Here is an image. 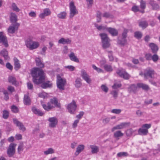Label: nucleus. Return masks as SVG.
Segmentation results:
<instances>
[{"label": "nucleus", "mask_w": 160, "mask_h": 160, "mask_svg": "<svg viewBox=\"0 0 160 160\" xmlns=\"http://www.w3.org/2000/svg\"><path fill=\"white\" fill-rule=\"evenodd\" d=\"M31 74L33 77V82L38 84L44 82L45 77L43 71L38 68H33L32 70Z\"/></svg>", "instance_id": "f257e3e1"}, {"label": "nucleus", "mask_w": 160, "mask_h": 160, "mask_svg": "<svg viewBox=\"0 0 160 160\" xmlns=\"http://www.w3.org/2000/svg\"><path fill=\"white\" fill-rule=\"evenodd\" d=\"M17 144L12 143L10 144L7 151V153L9 157H12L16 152V147Z\"/></svg>", "instance_id": "f03ea898"}, {"label": "nucleus", "mask_w": 160, "mask_h": 160, "mask_svg": "<svg viewBox=\"0 0 160 160\" xmlns=\"http://www.w3.org/2000/svg\"><path fill=\"white\" fill-rule=\"evenodd\" d=\"M151 125L150 124H145L142 125V128L138 130V134L141 135H146L148 133V129L150 128Z\"/></svg>", "instance_id": "7ed1b4c3"}, {"label": "nucleus", "mask_w": 160, "mask_h": 160, "mask_svg": "<svg viewBox=\"0 0 160 160\" xmlns=\"http://www.w3.org/2000/svg\"><path fill=\"white\" fill-rule=\"evenodd\" d=\"M69 8L70 11L69 18H72L74 15L78 14V12L73 1H71L70 3Z\"/></svg>", "instance_id": "20e7f679"}, {"label": "nucleus", "mask_w": 160, "mask_h": 160, "mask_svg": "<svg viewBox=\"0 0 160 160\" xmlns=\"http://www.w3.org/2000/svg\"><path fill=\"white\" fill-rule=\"evenodd\" d=\"M66 82L64 79L62 78L60 76H57V87L60 90H64V87Z\"/></svg>", "instance_id": "39448f33"}, {"label": "nucleus", "mask_w": 160, "mask_h": 160, "mask_svg": "<svg viewBox=\"0 0 160 160\" xmlns=\"http://www.w3.org/2000/svg\"><path fill=\"white\" fill-rule=\"evenodd\" d=\"M77 105L75 101H73L72 102L68 104L67 109L68 112L71 114H75V111L76 109Z\"/></svg>", "instance_id": "423d86ee"}, {"label": "nucleus", "mask_w": 160, "mask_h": 160, "mask_svg": "<svg viewBox=\"0 0 160 160\" xmlns=\"http://www.w3.org/2000/svg\"><path fill=\"white\" fill-rule=\"evenodd\" d=\"M129 122H124L121 123L114 127L112 129V132H113L115 130L118 129H121L126 128L130 125Z\"/></svg>", "instance_id": "0eeeda50"}, {"label": "nucleus", "mask_w": 160, "mask_h": 160, "mask_svg": "<svg viewBox=\"0 0 160 160\" xmlns=\"http://www.w3.org/2000/svg\"><path fill=\"white\" fill-rule=\"evenodd\" d=\"M116 73L121 77L122 78L125 79H128L129 78L130 76L123 69H118L116 72Z\"/></svg>", "instance_id": "6e6552de"}, {"label": "nucleus", "mask_w": 160, "mask_h": 160, "mask_svg": "<svg viewBox=\"0 0 160 160\" xmlns=\"http://www.w3.org/2000/svg\"><path fill=\"white\" fill-rule=\"evenodd\" d=\"M26 45L30 50H33L37 48L39 46V43L37 42L30 41L26 43Z\"/></svg>", "instance_id": "1a4fd4ad"}, {"label": "nucleus", "mask_w": 160, "mask_h": 160, "mask_svg": "<svg viewBox=\"0 0 160 160\" xmlns=\"http://www.w3.org/2000/svg\"><path fill=\"white\" fill-rule=\"evenodd\" d=\"M155 72L154 70L152 69L148 68L145 70L143 75L144 78L147 79L148 77L152 78H153V76Z\"/></svg>", "instance_id": "9d476101"}, {"label": "nucleus", "mask_w": 160, "mask_h": 160, "mask_svg": "<svg viewBox=\"0 0 160 160\" xmlns=\"http://www.w3.org/2000/svg\"><path fill=\"white\" fill-rule=\"evenodd\" d=\"M49 126L51 128H55L58 123V120L56 117L50 118L48 119Z\"/></svg>", "instance_id": "9b49d317"}, {"label": "nucleus", "mask_w": 160, "mask_h": 160, "mask_svg": "<svg viewBox=\"0 0 160 160\" xmlns=\"http://www.w3.org/2000/svg\"><path fill=\"white\" fill-rule=\"evenodd\" d=\"M81 76L82 78L88 84H90L92 80L89 75L87 73L86 71L83 69L81 71Z\"/></svg>", "instance_id": "f8f14e48"}, {"label": "nucleus", "mask_w": 160, "mask_h": 160, "mask_svg": "<svg viewBox=\"0 0 160 160\" xmlns=\"http://www.w3.org/2000/svg\"><path fill=\"white\" fill-rule=\"evenodd\" d=\"M19 25L20 24L18 23L12 24V25L10 26L9 27L8 29V32L11 34L14 33L18 29Z\"/></svg>", "instance_id": "ddd939ff"}, {"label": "nucleus", "mask_w": 160, "mask_h": 160, "mask_svg": "<svg viewBox=\"0 0 160 160\" xmlns=\"http://www.w3.org/2000/svg\"><path fill=\"white\" fill-rule=\"evenodd\" d=\"M2 43L5 47L8 46L6 37L4 35L3 32H0V43Z\"/></svg>", "instance_id": "4468645a"}, {"label": "nucleus", "mask_w": 160, "mask_h": 160, "mask_svg": "<svg viewBox=\"0 0 160 160\" xmlns=\"http://www.w3.org/2000/svg\"><path fill=\"white\" fill-rule=\"evenodd\" d=\"M13 121L14 124H16L17 126L19 127L20 130H22L23 132L26 130V128L22 122H19L15 118H13Z\"/></svg>", "instance_id": "2eb2a0df"}, {"label": "nucleus", "mask_w": 160, "mask_h": 160, "mask_svg": "<svg viewBox=\"0 0 160 160\" xmlns=\"http://www.w3.org/2000/svg\"><path fill=\"white\" fill-rule=\"evenodd\" d=\"M138 87L137 86V84H132L130 85L128 88V91L129 92H133L135 93L138 91Z\"/></svg>", "instance_id": "dca6fc26"}, {"label": "nucleus", "mask_w": 160, "mask_h": 160, "mask_svg": "<svg viewBox=\"0 0 160 160\" xmlns=\"http://www.w3.org/2000/svg\"><path fill=\"white\" fill-rule=\"evenodd\" d=\"M10 20L11 22L12 23H14L15 24L16 23H17V22L18 21L17 16L14 13H11Z\"/></svg>", "instance_id": "f3484780"}, {"label": "nucleus", "mask_w": 160, "mask_h": 160, "mask_svg": "<svg viewBox=\"0 0 160 160\" xmlns=\"http://www.w3.org/2000/svg\"><path fill=\"white\" fill-rule=\"evenodd\" d=\"M71 40L69 38L65 39L64 38H61L58 41V43L63 44H71Z\"/></svg>", "instance_id": "a211bd4d"}, {"label": "nucleus", "mask_w": 160, "mask_h": 160, "mask_svg": "<svg viewBox=\"0 0 160 160\" xmlns=\"http://www.w3.org/2000/svg\"><path fill=\"white\" fill-rule=\"evenodd\" d=\"M150 47L152 53H156L158 50V46L153 43H150L149 45Z\"/></svg>", "instance_id": "6ab92c4d"}, {"label": "nucleus", "mask_w": 160, "mask_h": 160, "mask_svg": "<svg viewBox=\"0 0 160 160\" xmlns=\"http://www.w3.org/2000/svg\"><path fill=\"white\" fill-rule=\"evenodd\" d=\"M41 103L43 108L47 111H49L54 108V107L49 102L47 103V105L44 104L42 102H41Z\"/></svg>", "instance_id": "aec40b11"}, {"label": "nucleus", "mask_w": 160, "mask_h": 160, "mask_svg": "<svg viewBox=\"0 0 160 160\" xmlns=\"http://www.w3.org/2000/svg\"><path fill=\"white\" fill-rule=\"evenodd\" d=\"M107 30L113 36H116L118 35V32L115 28H107Z\"/></svg>", "instance_id": "412c9836"}, {"label": "nucleus", "mask_w": 160, "mask_h": 160, "mask_svg": "<svg viewBox=\"0 0 160 160\" xmlns=\"http://www.w3.org/2000/svg\"><path fill=\"white\" fill-rule=\"evenodd\" d=\"M138 25L142 29H144L148 26V23L146 21L140 20L138 21Z\"/></svg>", "instance_id": "4be33fe9"}, {"label": "nucleus", "mask_w": 160, "mask_h": 160, "mask_svg": "<svg viewBox=\"0 0 160 160\" xmlns=\"http://www.w3.org/2000/svg\"><path fill=\"white\" fill-rule=\"evenodd\" d=\"M0 55L3 56L6 60H9V58L8 56V51L5 49H3L0 52Z\"/></svg>", "instance_id": "5701e85b"}, {"label": "nucleus", "mask_w": 160, "mask_h": 160, "mask_svg": "<svg viewBox=\"0 0 160 160\" xmlns=\"http://www.w3.org/2000/svg\"><path fill=\"white\" fill-rule=\"evenodd\" d=\"M32 110L34 113L39 116H42L44 114V113L42 112L41 110L37 109L35 107H33L32 108Z\"/></svg>", "instance_id": "b1692460"}, {"label": "nucleus", "mask_w": 160, "mask_h": 160, "mask_svg": "<svg viewBox=\"0 0 160 160\" xmlns=\"http://www.w3.org/2000/svg\"><path fill=\"white\" fill-rule=\"evenodd\" d=\"M85 146L83 145H79L76 148V151L75 153L76 156H78L84 148Z\"/></svg>", "instance_id": "393cba45"}, {"label": "nucleus", "mask_w": 160, "mask_h": 160, "mask_svg": "<svg viewBox=\"0 0 160 160\" xmlns=\"http://www.w3.org/2000/svg\"><path fill=\"white\" fill-rule=\"evenodd\" d=\"M137 86L138 88H142V89L146 91H148L150 89L148 85L142 83H138Z\"/></svg>", "instance_id": "a878e982"}, {"label": "nucleus", "mask_w": 160, "mask_h": 160, "mask_svg": "<svg viewBox=\"0 0 160 160\" xmlns=\"http://www.w3.org/2000/svg\"><path fill=\"white\" fill-rule=\"evenodd\" d=\"M70 60L72 61L78 62L79 60L78 58L75 55V54L73 52H71L68 55Z\"/></svg>", "instance_id": "bb28decb"}, {"label": "nucleus", "mask_w": 160, "mask_h": 160, "mask_svg": "<svg viewBox=\"0 0 160 160\" xmlns=\"http://www.w3.org/2000/svg\"><path fill=\"white\" fill-rule=\"evenodd\" d=\"M110 40L102 42V47L104 49L109 48L111 45Z\"/></svg>", "instance_id": "cd10ccee"}, {"label": "nucleus", "mask_w": 160, "mask_h": 160, "mask_svg": "<svg viewBox=\"0 0 160 160\" xmlns=\"http://www.w3.org/2000/svg\"><path fill=\"white\" fill-rule=\"evenodd\" d=\"M52 83L50 81H47L46 82L43 83L41 85V87L43 88H51L52 87Z\"/></svg>", "instance_id": "c85d7f7f"}, {"label": "nucleus", "mask_w": 160, "mask_h": 160, "mask_svg": "<svg viewBox=\"0 0 160 160\" xmlns=\"http://www.w3.org/2000/svg\"><path fill=\"white\" fill-rule=\"evenodd\" d=\"M99 36L101 37L102 42L110 40L106 33H101L99 34Z\"/></svg>", "instance_id": "c756f323"}, {"label": "nucleus", "mask_w": 160, "mask_h": 160, "mask_svg": "<svg viewBox=\"0 0 160 160\" xmlns=\"http://www.w3.org/2000/svg\"><path fill=\"white\" fill-rule=\"evenodd\" d=\"M8 80L9 82L12 83V85L15 86H18V83L15 77L12 76H10L8 78Z\"/></svg>", "instance_id": "7c9ffc66"}, {"label": "nucleus", "mask_w": 160, "mask_h": 160, "mask_svg": "<svg viewBox=\"0 0 160 160\" xmlns=\"http://www.w3.org/2000/svg\"><path fill=\"white\" fill-rule=\"evenodd\" d=\"M50 104H54L55 107H56L58 108H60V105L59 103L58 102V101L56 98H53L50 99Z\"/></svg>", "instance_id": "2f4dec72"}, {"label": "nucleus", "mask_w": 160, "mask_h": 160, "mask_svg": "<svg viewBox=\"0 0 160 160\" xmlns=\"http://www.w3.org/2000/svg\"><path fill=\"white\" fill-rule=\"evenodd\" d=\"M82 80L80 78H77L75 81V86L77 88L81 87L82 85Z\"/></svg>", "instance_id": "473e14b6"}, {"label": "nucleus", "mask_w": 160, "mask_h": 160, "mask_svg": "<svg viewBox=\"0 0 160 160\" xmlns=\"http://www.w3.org/2000/svg\"><path fill=\"white\" fill-rule=\"evenodd\" d=\"M24 103L26 105H29L31 104V100L30 98L27 95H25L23 100Z\"/></svg>", "instance_id": "72a5a7b5"}, {"label": "nucleus", "mask_w": 160, "mask_h": 160, "mask_svg": "<svg viewBox=\"0 0 160 160\" xmlns=\"http://www.w3.org/2000/svg\"><path fill=\"white\" fill-rule=\"evenodd\" d=\"M94 25L95 27L98 30L101 31L107 30V28L106 26H103L102 25H99L96 23H95Z\"/></svg>", "instance_id": "f704fd0d"}, {"label": "nucleus", "mask_w": 160, "mask_h": 160, "mask_svg": "<svg viewBox=\"0 0 160 160\" xmlns=\"http://www.w3.org/2000/svg\"><path fill=\"white\" fill-rule=\"evenodd\" d=\"M14 69L16 70H18L20 68V65L19 60L16 58H14Z\"/></svg>", "instance_id": "c9c22d12"}, {"label": "nucleus", "mask_w": 160, "mask_h": 160, "mask_svg": "<svg viewBox=\"0 0 160 160\" xmlns=\"http://www.w3.org/2000/svg\"><path fill=\"white\" fill-rule=\"evenodd\" d=\"M126 38L122 37L121 39H119V38H118V40L117 43L118 44L122 45H124L126 43L127 40Z\"/></svg>", "instance_id": "e433bc0d"}, {"label": "nucleus", "mask_w": 160, "mask_h": 160, "mask_svg": "<svg viewBox=\"0 0 160 160\" xmlns=\"http://www.w3.org/2000/svg\"><path fill=\"white\" fill-rule=\"evenodd\" d=\"M90 148L91 149V152L92 153H96L99 151V148L98 146L92 145L90 146Z\"/></svg>", "instance_id": "4c0bfd02"}, {"label": "nucleus", "mask_w": 160, "mask_h": 160, "mask_svg": "<svg viewBox=\"0 0 160 160\" xmlns=\"http://www.w3.org/2000/svg\"><path fill=\"white\" fill-rule=\"evenodd\" d=\"M67 13L66 12L63 11L60 12L57 15L58 18L60 19H65L66 18Z\"/></svg>", "instance_id": "58836bf2"}, {"label": "nucleus", "mask_w": 160, "mask_h": 160, "mask_svg": "<svg viewBox=\"0 0 160 160\" xmlns=\"http://www.w3.org/2000/svg\"><path fill=\"white\" fill-rule=\"evenodd\" d=\"M35 61L37 65L40 68H43L44 66V64L42 63L40 59L38 58L35 59Z\"/></svg>", "instance_id": "ea45409f"}, {"label": "nucleus", "mask_w": 160, "mask_h": 160, "mask_svg": "<svg viewBox=\"0 0 160 160\" xmlns=\"http://www.w3.org/2000/svg\"><path fill=\"white\" fill-rule=\"evenodd\" d=\"M24 150V144L22 142H20L18 145V154L21 153Z\"/></svg>", "instance_id": "a19ab883"}, {"label": "nucleus", "mask_w": 160, "mask_h": 160, "mask_svg": "<svg viewBox=\"0 0 160 160\" xmlns=\"http://www.w3.org/2000/svg\"><path fill=\"white\" fill-rule=\"evenodd\" d=\"M113 135L115 138L118 139L119 137L122 136L123 135V134L121 132V131L118 130L115 132Z\"/></svg>", "instance_id": "79ce46f5"}, {"label": "nucleus", "mask_w": 160, "mask_h": 160, "mask_svg": "<svg viewBox=\"0 0 160 160\" xmlns=\"http://www.w3.org/2000/svg\"><path fill=\"white\" fill-rule=\"evenodd\" d=\"M54 152L55 151L54 149L52 148H49L47 150L44 151L43 153L45 155H48L49 154H53Z\"/></svg>", "instance_id": "37998d69"}, {"label": "nucleus", "mask_w": 160, "mask_h": 160, "mask_svg": "<svg viewBox=\"0 0 160 160\" xmlns=\"http://www.w3.org/2000/svg\"><path fill=\"white\" fill-rule=\"evenodd\" d=\"M142 36V34L140 31H137L134 32V36L138 39H141Z\"/></svg>", "instance_id": "c03bdc74"}, {"label": "nucleus", "mask_w": 160, "mask_h": 160, "mask_svg": "<svg viewBox=\"0 0 160 160\" xmlns=\"http://www.w3.org/2000/svg\"><path fill=\"white\" fill-rule=\"evenodd\" d=\"M150 5L152 6V9L154 10H158L159 8L158 5L156 3L151 2H150Z\"/></svg>", "instance_id": "a18cd8bd"}, {"label": "nucleus", "mask_w": 160, "mask_h": 160, "mask_svg": "<svg viewBox=\"0 0 160 160\" xmlns=\"http://www.w3.org/2000/svg\"><path fill=\"white\" fill-rule=\"evenodd\" d=\"M102 17L106 18H113V16L112 15L108 12H105L103 13L102 14Z\"/></svg>", "instance_id": "49530a36"}, {"label": "nucleus", "mask_w": 160, "mask_h": 160, "mask_svg": "<svg viewBox=\"0 0 160 160\" xmlns=\"http://www.w3.org/2000/svg\"><path fill=\"white\" fill-rule=\"evenodd\" d=\"M12 9L14 11L19 12L20 11L19 9L17 7L16 4L15 3H13L11 6Z\"/></svg>", "instance_id": "de8ad7c7"}, {"label": "nucleus", "mask_w": 160, "mask_h": 160, "mask_svg": "<svg viewBox=\"0 0 160 160\" xmlns=\"http://www.w3.org/2000/svg\"><path fill=\"white\" fill-rule=\"evenodd\" d=\"M104 68L105 70L108 72H110L112 70V67L110 65L106 64L104 65Z\"/></svg>", "instance_id": "09e8293b"}, {"label": "nucleus", "mask_w": 160, "mask_h": 160, "mask_svg": "<svg viewBox=\"0 0 160 160\" xmlns=\"http://www.w3.org/2000/svg\"><path fill=\"white\" fill-rule=\"evenodd\" d=\"M159 59V57L158 55L154 54L153 55H152V59L153 62H156Z\"/></svg>", "instance_id": "8fccbe9b"}, {"label": "nucleus", "mask_w": 160, "mask_h": 160, "mask_svg": "<svg viewBox=\"0 0 160 160\" xmlns=\"http://www.w3.org/2000/svg\"><path fill=\"white\" fill-rule=\"evenodd\" d=\"M9 116V112L7 110L3 111L2 117L5 119H7Z\"/></svg>", "instance_id": "3c124183"}, {"label": "nucleus", "mask_w": 160, "mask_h": 160, "mask_svg": "<svg viewBox=\"0 0 160 160\" xmlns=\"http://www.w3.org/2000/svg\"><path fill=\"white\" fill-rule=\"evenodd\" d=\"M47 49V48L45 46L43 45L40 54L42 55H45L46 51Z\"/></svg>", "instance_id": "603ef678"}, {"label": "nucleus", "mask_w": 160, "mask_h": 160, "mask_svg": "<svg viewBox=\"0 0 160 160\" xmlns=\"http://www.w3.org/2000/svg\"><path fill=\"white\" fill-rule=\"evenodd\" d=\"M92 66L93 68L95 70H96L98 72H103L104 71L101 68H98L95 65H92Z\"/></svg>", "instance_id": "864d4df0"}, {"label": "nucleus", "mask_w": 160, "mask_h": 160, "mask_svg": "<svg viewBox=\"0 0 160 160\" xmlns=\"http://www.w3.org/2000/svg\"><path fill=\"white\" fill-rule=\"evenodd\" d=\"M152 55L150 53H146L145 54V58L147 60L150 61L152 59Z\"/></svg>", "instance_id": "5fc2aeb1"}, {"label": "nucleus", "mask_w": 160, "mask_h": 160, "mask_svg": "<svg viewBox=\"0 0 160 160\" xmlns=\"http://www.w3.org/2000/svg\"><path fill=\"white\" fill-rule=\"evenodd\" d=\"M101 89L105 93H107L108 90V88L105 85L102 84L101 86Z\"/></svg>", "instance_id": "6e6d98bb"}, {"label": "nucleus", "mask_w": 160, "mask_h": 160, "mask_svg": "<svg viewBox=\"0 0 160 160\" xmlns=\"http://www.w3.org/2000/svg\"><path fill=\"white\" fill-rule=\"evenodd\" d=\"M133 132L134 131L131 128H130L126 131V133L127 136H130L132 135Z\"/></svg>", "instance_id": "4d7b16f0"}, {"label": "nucleus", "mask_w": 160, "mask_h": 160, "mask_svg": "<svg viewBox=\"0 0 160 160\" xmlns=\"http://www.w3.org/2000/svg\"><path fill=\"white\" fill-rule=\"evenodd\" d=\"M38 96L40 98H44L47 97L48 94L45 92H42L38 94Z\"/></svg>", "instance_id": "13d9d810"}, {"label": "nucleus", "mask_w": 160, "mask_h": 160, "mask_svg": "<svg viewBox=\"0 0 160 160\" xmlns=\"http://www.w3.org/2000/svg\"><path fill=\"white\" fill-rule=\"evenodd\" d=\"M88 8H90L93 3V0H86Z\"/></svg>", "instance_id": "bf43d9fd"}, {"label": "nucleus", "mask_w": 160, "mask_h": 160, "mask_svg": "<svg viewBox=\"0 0 160 160\" xmlns=\"http://www.w3.org/2000/svg\"><path fill=\"white\" fill-rule=\"evenodd\" d=\"M11 108L12 112L14 113L18 112V108L14 105L12 106Z\"/></svg>", "instance_id": "052dcab7"}, {"label": "nucleus", "mask_w": 160, "mask_h": 160, "mask_svg": "<svg viewBox=\"0 0 160 160\" xmlns=\"http://www.w3.org/2000/svg\"><path fill=\"white\" fill-rule=\"evenodd\" d=\"M128 32V30L127 29H124L122 33V37L126 38L127 36V33Z\"/></svg>", "instance_id": "680f3d73"}, {"label": "nucleus", "mask_w": 160, "mask_h": 160, "mask_svg": "<svg viewBox=\"0 0 160 160\" xmlns=\"http://www.w3.org/2000/svg\"><path fill=\"white\" fill-rule=\"evenodd\" d=\"M111 94L113 95L115 99H116L118 97V92L117 91L114 90L111 92Z\"/></svg>", "instance_id": "e2e57ef3"}, {"label": "nucleus", "mask_w": 160, "mask_h": 160, "mask_svg": "<svg viewBox=\"0 0 160 160\" xmlns=\"http://www.w3.org/2000/svg\"><path fill=\"white\" fill-rule=\"evenodd\" d=\"M128 155V154L126 152H120L117 154V156L119 157L122 156H126Z\"/></svg>", "instance_id": "0e129e2a"}, {"label": "nucleus", "mask_w": 160, "mask_h": 160, "mask_svg": "<svg viewBox=\"0 0 160 160\" xmlns=\"http://www.w3.org/2000/svg\"><path fill=\"white\" fill-rule=\"evenodd\" d=\"M121 112L120 109H113L111 111V112L116 114H119Z\"/></svg>", "instance_id": "69168bd1"}, {"label": "nucleus", "mask_w": 160, "mask_h": 160, "mask_svg": "<svg viewBox=\"0 0 160 160\" xmlns=\"http://www.w3.org/2000/svg\"><path fill=\"white\" fill-rule=\"evenodd\" d=\"M79 119L75 120L72 124V128H75L77 126L78 124L79 123Z\"/></svg>", "instance_id": "338daca9"}, {"label": "nucleus", "mask_w": 160, "mask_h": 160, "mask_svg": "<svg viewBox=\"0 0 160 160\" xmlns=\"http://www.w3.org/2000/svg\"><path fill=\"white\" fill-rule=\"evenodd\" d=\"M43 12L47 16L50 15L51 14V12L49 8H46L44 9Z\"/></svg>", "instance_id": "774afa93"}]
</instances>
